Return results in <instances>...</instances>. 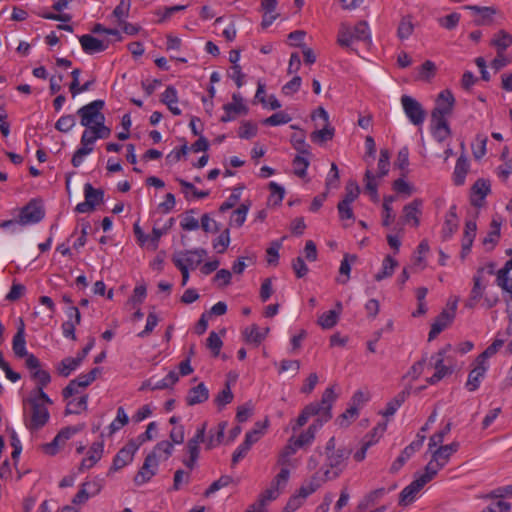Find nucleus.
<instances>
[{"label": "nucleus", "instance_id": "32", "mask_svg": "<svg viewBox=\"0 0 512 512\" xmlns=\"http://www.w3.org/2000/svg\"><path fill=\"white\" fill-rule=\"evenodd\" d=\"M432 135L438 142H443L451 135L447 120L431 119Z\"/></svg>", "mask_w": 512, "mask_h": 512}, {"label": "nucleus", "instance_id": "40", "mask_svg": "<svg viewBox=\"0 0 512 512\" xmlns=\"http://www.w3.org/2000/svg\"><path fill=\"white\" fill-rule=\"evenodd\" d=\"M339 317V311L329 310L318 317L317 324L322 329H331L338 323Z\"/></svg>", "mask_w": 512, "mask_h": 512}, {"label": "nucleus", "instance_id": "21", "mask_svg": "<svg viewBox=\"0 0 512 512\" xmlns=\"http://www.w3.org/2000/svg\"><path fill=\"white\" fill-rule=\"evenodd\" d=\"M422 200L414 199L403 208V218L406 223H412L413 226L418 227L420 224L419 216L421 214Z\"/></svg>", "mask_w": 512, "mask_h": 512}, {"label": "nucleus", "instance_id": "56", "mask_svg": "<svg viewBox=\"0 0 512 512\" xmlns=\"http://www.w3.org/2000/svg\"><path fill=\"white\" fill-rule=\"evenodd\" d=\"M409 165V149L408 147H402L397 154V159L395 161V166L398 167L402 171V176H406Z\"/></svg>", "mask_w": 512, "mask_h": 512}, {"label": "nucleus", "instance_id": "60", "mask_svg": "<svg viewBox=\"0 0 512 512\" xmlns=\"http://www.w3.org/2000/svg\"><path fill=\"white\" fill-rule=\"evenodd\" d=\"M76 124L74 115L68 114L61 116L55 123V128L63 133L69 132Z\"/></svg>", "mask_w": 512, "mask_h": 512}, {"label": "nucleus", "instance_id": "28", "mask_svg": "<svg viewBox=\"0 0 512 512\" xmlns=\"http://www.w3.org/2000/svg\"><path fill=\"white\" fill-rule=\"evenodd\" d=\"M223 110L224 114L221 116L220 121L224 123L232 121L236 119L238 115H245L248 112V108L245 104L236 105L227 103L223 106Z\"/></svg>", "mask_w": 512, "mask_h": 512}, {"label": "nucleus", "instance_id": "19", "mask_svg": "<svg viewBox=\"0 0 512 512\" xmlns=\"http://www.w3.org/2000/svg\"><path fill=\"white\" fill-rule=\"evenodd\" d=\"M280 495V489L271 483V486L267 488L260 496L257 502L250 505L244 512H265V505L267 502L277 499Z\"/></svg>", "mask_w": 512, "mask_h": 512}, {"label": "nucleus", "instance_id": "57", "mask_svg": "<svg viewBox=\"0 0 512 512\" xmlns=\"http://www.w3.org/2000/svg\"><path fill=\"white\" fill-rule=\"evenodd\" d=\"M436 72V66L434 62L427 60L419 68L417 79L423 81H429L432 79Z\"/></svg>", "mask_w": 512, "mask_h": 512}, {"label": "nucleus", "instance_id": "48", "mask_svg": "<svg viewBox=\"0 0 512 512\" xmlns=\"http://www.w3.org/2000/svg\"><path fill=\"white\" fill-rule=\"evenodd\" d=\"M359 415V410L355 406H349L337 419L336 423L340 427H347Z\"/></svg>", "mask_w": 512, "mask_h": 512}, {"label": "nucleus", "instance_id": "64", "mask_svg": "<svg viewBox=\"0 0 512 512\" xmlns=\"http://www.w3.org/2000/svg\"><path fill=\"white\" fill-rule=\"evenodd\" d=\"M308 166L309 160L304 155L299 154L293 159L294 173L301 178L306 175Z\"/></svg>", "mask_w": 512, "mask_h": 512}, {"label": "nucleus", "instance_id": "33", "mask_svg": "<svg viewBox=\"0 0 512 512\" xmlns=\"http://www.w3.org/2000/svg\"><path fill=\"white\" fill-rule=\"evenodd\" d=\"M464 8L479 14V18L475 20L476 25L489 24L492 21V16L495 14V9H493L492 7L466 5L464 6Z\"/></svg>", "mask_w": 512, "mask_h": 512}, {"label": "nucleus", "instance_id": "34", "mask_svg": "<svg viewBox=\"0 0 512 512\" xmlns=\"http://www.w3.org/2000/svg\"><path fill=\"white\" fill-rule=\"evenodd\" d=\"M12 348L15 355L19 358H23L28 353L26 350L25 330L23 324L18 328L13 337Z\"/></svg>", "mask_w": 512, "mask_h": 512}, {"label": "nucleus", "instance_id": "61", "mask_svg": "<svg viewBox=\"0 0 512 512\" xmlns=\"http://www.w3.org/2000/svg\"><path fill=\"white\" fill-rule=\"evenodd\" d=\"M290 121H291V117L287 113L280 111V112L274 113L270 117L263 120V124L268 125V126H278V125L287 124Z\"/></svg>", "mask_w": 512, "mask_h": 512}, {"label": "nucleus", "instance_id": "44", "mask_svg": "<svg viewBox=\"0 0 512 512\" xmlns=\"http://www.w3.org/2000/svg\"><path fill=\"white\" fill-rule=\"evenodd\" d=\"M88 396L84 395L78 399H73L68 402L65 409V414H79L87 409Z\"/></svg>", "mask_w": 512, "mask_h": 512}, {"label": "nucleus", "instance_id": "17", "mask_svg": "<svg viewBox=\"0 0 512 512\" xmlns=\"http://www.w3.org/2000/svg\"><path fill=\"white\" fill-rule=\"evenodd\" d=\"M79 42L83 51L87 54H95L106 50L110 44V40H100L89 34H85L79 37Z\"/></svg>", "mask_w": 512, "mask_h": 512}, {"label": "nucleus", "instance_id": "51", "mask_svg": "<svg viewBox=\"0 0 512 512\" xmlns=\"http://www.w3.org/2000/svg\"><path fill=\"white\" fill-rule=\"evenodd\" d=\"M129 421V418L123 407L117 409L116 418L109 425V433L113 434L125 426Z\"/></svg>", "mask_w": 512, "mask_h": 512}, {"label": "nucleus", "instance_id": "20", "mask_svg": "<svg viewBox=\"0 0 512 512\" xmlns=\"http://www.w3.org/2000/svg\"><path fill=\"white\" fill-rule=\"evenodd\" d=\"M490 193V183L484 179H478L472 186L470 202L475 207L483 205L485 197Z\"/></svg>", "mask_w": 512, "mask_h": 512}, {"label": "nucleus", "instance_id": "15", "mask_svg": "<svg viewBox=\"0 0 512 512\" xmlns=\"http://www.w3.org/2000/svg\"><path fill=\"white\" fill-rule=\"evenodd\" d=\"M139 449V445L134 441L128 442L123 448H121L113 459L111 468L108 474L114 471H118L123 467L127 466L133 461L136 451Z\"/></svg>", "mask_w": 512, "mask_h": 512}, {"label": "nucleus", "instance_id": "42", "mask_svg": "<svg viewBox=\"0 0 512 512\" xmlns=\"http://www.w3.org/2000/svg\"><path fill=\"white\" fill-rule=\"evenodd\" d=\"M291 144L299 154L306 156L310 155V146L306 143L305 133L303 131L294 133L291 136Z\"/></svg>", "mask_w": 512, "mask_h": 512}, {"label": "nucleus", "instance_id": "27", "mask_svg": "<svg viewBox=\"0 0 512 512\" xmlns=\"http://www.w3.org/2000/svg\"><path fill=\"white\" fill-rule=\"evenodd\" d=\"M469 171L468 159L465 155H460L456 161V165L453 172V181L455 185L461 186L465 183L467 173Z\"/></svg>", "mask_w": 512, "mask_h": 512}, {"label": "nucleus", "instance_id": "59", "mask_svg": "<svg viewBox=\"0 0 512 512\" xmlns=\"http://www.w3.org/2000/svg\"><path fill=\"white\" fill-rule=\"evenodd\" d=\"M178 380V374L175 371H170L163 379L154 383L153 390L171 388Z\"/></svg>", "mask_w": 512, "mask_h": 512}, {"label": "nucleus", "instance_id": "63", "mask_svg": "<svg viewBox=\"0 0 512 512\" xmlns=\"http://www.w3.org/2000/svg\"><path fill=\"white\" fill-rule=\"evenodd\" d=\"M230 244L229 229H225L213 242V248L217 253H224Z\"/></svg>", "mask_w": 512, "mask_h": 512}, {"label": "nucleus", "instance_id": "41", "mask_svg": "<svg viewBox=\"0 0 512 512\" xmlns=\"http://www.w3.org/2000/svg\"><path fill=\"white\" fill-rule=\"evenodd\" d=\"M398 266V262L391 256H386L382 262V269L375 275L376 281H381L392 276L394 269Z\"/></svg>", "mask_w": 512, "mask_h": 512}, {"label": "nucleus", "instance_id": "13", "mask_svg": "<svg viewBox=\"0 0 512 512\" xmlns=\"http://www.w3.org/2000/svg\"><path fill=\"white\" fill-rule=\"evenodd\" d=\"M84 429V424L78 426H68L61 429L54 437L52 442L45 444L43 449L49 455H55L61 447L75 434Z\"/></svg>", "mask_w": 512, "mask_h": 512}, {"label": "nucleus", "instance_id": "24", "mask_svg": "<svg viewBox=\"0 0 512 512\" xmlns=\"http://www.w3.org/2000/svg\"><path fill=\"white\" fill-rule=\"evenodd\" d=\"M205 253L204 250H194V251H187L183 257L174 258L173 262L175 266L178 268V264H181L182 266H185L186 269L189 267L195 268L198 266L202 261V256Z\"/></svg>", "mask_w": 512, "mask_h": 512}, {"label": "nucleus", "instance_id": "7", "mask_svg": "<svg viewBox=\"0 0 512 512\" xmlns=\"http://www.w3.org/2000/svg\"><path fill=\"white\" fill-rule=\"evenodd\" d=\"M317 118H320L323 121V127L312 132L310 134V139L312 142L322 145L333 139L334 128L330 126L329 115L323 107H319L313 112L312 119L316 120Z\"/></svg>", "mask_w": 512, "mask_h": 512}, {"label": "nucleus", "instance_id": "12", "mask_svg": "<svg viewBox=\"0 0 512 512\" xmlns=\"http://www.w3.org/2000/svg\"><path fill=\"white\" fill-rule=\"evenodd\" d=\"M457 302V299L449 302L447 308L436 318L429 332V341L437 337L453 321L457 309Z\"/></svg>", "mask_w": 512, "mask_h": 512}, {"label": "nucleus", "instance_id": "5", "mask_svg": "<svg viewBox=\"0 0 512 512\" xmlns=\"http://www.w3.org/2000/svg\"><path fill=\"white\" fill-rule=\"evenodd\" d=\"M485 270H487L488 274L492 275L494 273V265L491 263L486 268H479L473 276V287L470 292V297L466 302V307L468 308H474L484 295L487 285V281L483 275Z\"/></svg>", "mask_w": 512, "mask_h": 512}, {"label": "nucleus", "instance_id": "47", "mask_svg": "<svg viewBox=\"0 0 512 512\" xmlns=\"http://www.w3.org/2000/svg\"><path fill=\"white\" fill-rule=\"evenodd\" d=\"M181 187L183 188V193L186 199H189V193L191 192L195 198L202 199L206 198L209 195V191H199L192 183L184 180L177 179Z\"/></svg>", "mask_w": 512, "mask_h": 512}, {"label": "nucleus", "instance_id": "39", "mask_svg": "<svg viewBox=\"0 0 512 512\" xmlns=\"http://www.w3.org/2000/svg\"><path fill=\"white\" fill-rule=\"evenodd\" d=\"M81 364V358H72L67 357L64 358L58 365H57V372L59 375L63 377H68L72 371L77 369V367Z\"/></svg>", "mask_w": 512, "mask_h": 512}, {"label": "nucleus", "instance_id": "37", "mask_svg": "<svg viewBox=\"0 0 512 512\" xmlns=\"http://www.w3.org/2000/svg\"><path fill=\"white\" fill-rule=\"evenodd\" d=\"M85 200L94 208L103 202L104 192L102 189H95L90 183L84 185Z\"/></svg>", "mask_w": 512, "mask_h": 512}, {"label": "nucleus", "instance_id": "3", "mask_svg": "<svg viewBox=\"0 0 512 512\" xmlns=\"http://www.w3.org/2000/svg\"><path fill=\"white\" fill-rule=\"evenodd\" d=\"M23 414L24 424L31 431L41 429L50 418L48 409L42 403H38L35 398L23 400Z\"/></svg>", "mask_w": 512, "mask_h": 512}, {"label": "nucleus", "instance_id": "35", "mask_svg": "<svg viewBox=\"0 0 512 512\" xmlns=\"http://www.w3.org/2000/svg\"><path fill=\"white\" fill-rule=\"evenodd\" d=\"M490 44L497 49V52H504L512 45V35L505 30H500L494 35Z\"/></svg>", "mask_w": 512, "mask_h": 512}, {"label": "nucleus", "instance_id": "6", "mask_svg": "<svg viewBox=\"0 0 512 512\" xmlns=\"http://www.w3.org/2000/svg\"><path fill=\"white\" fill-rule=\"evenodd\" d=\"M45 216L43 203L40 199H31L21 208L18 223L20 225H31L40 222Z\"/></svg>", "mask_w": 512, "mask_h": 512}, {"label": "nucleus", "instance_id": "11", "mask_svg": "<svg viewBox=\"0 0 512 512\" xmlns=\"http://www.w3.org/2000/svg\"><path fill=\"white\" fill-rule=\"evenodd\" d=\"M401 105L409 121L415 126H421L426 118V112L421 103L409 95L401 97Z\"/></svg>", "mask_w": 512, "mask_h": 512}, {"label": "nucleus", "instance_id": "14", "mask_svg": "<svg viewBox=\"0 0 512 512\" xmlns=\"http://www.w3.org/2000/svg\"><path fill=\"white\" fill-rule=\"evenodd\" d=\"M351 453V450L347 448H338L336 451L333 452H327L326 454V464L333 469H337L336 471L332 472V475H330V471H325V476L327 479L336 478L339 476L340 472L345 466V461L348 459L349 455Z\"/></svg>", "mask_w": 512, "mask_h": 512}, {"label": "nucleus", "instance_id": "10", "mask_svg": "<svg viewBox=\"0 0 512 512\" xmlns=\"http://www.w3.org/2000/svg\"><path fill=\"white\" fill-rule=\"evenodd\" d=\"M455 105V98L450 90L441 91L436 99V105L431 113L433 120H447L452 114Z\"/></svg>", "mask_w": 512, "mask_h": 512}, {"label": "nucleus", "instance_id": "8", "mask_svg": "<svg viewBox=\"0 0 512 512\" xmlns=\"http://www.w3.org/2000/svg\"><path fill=\"white\" fill-rule=\"evenodd\" d=\"M429 472H424L415 478L408 486H406L399 495V505L407 506L414 502L420 490L433 479Z\"/></svg>", "mask_w": 512, "mask_h": 512}, {"label": "nucleus", "instance_id": "55", "mask_svg": "<svg viewBox=\"0 0 512 512\" xmlns=\"http://www.w3.org/2000/svg\"><path fill=\"white\" fill-rule=\"evenodd\" d=\"M233 397L230 384L226 382L225 387L217 394L214 402L219 408H223L233 400Z\"/></svg>", "mask_w": 512, "mask_h": 512}, {"label": "nucleus", "instance_id": "9", "mask_svg": "<svg viewBox=\"0 0 512 512\" xmlns=\"http://www.w3.org/2000/svg\"><path fill=\"white\" fill-rule=\"evenodd\" d=\"M450 349V345L439 350L436 354L432 355L428 363V368H434L435 373L427 379L431 385L438 383L445 376L452 373V368L444 364V355Z\"/></svg>", "mask_w": 512, "mask_h": 512}, {"label": "nucleus", "instance_id": "26", "mask_svg": "<svg viewBox=\"0 0 512 512\" xmlns=\"http://www.w3.org/2000/svg\"><path fill=\"white\" fill-rule=\"evenodd\" d=\"M269 328H260L256 324H252L243 330V337L247 343L259 345L267 336Z\"/></svg>", "mask_w": 512, "mask_h": 512}, {"label": "nucleus", "instance_id": "58", "mask_svg": "<svg viewBox=\"0 0 512 512\" xmlns=\"http://www.w3.org/2000/svg\"><path fill=\"white\" fill-rule=\"evenodd\" d=\"M130 6V0H120L119 4L115 7L113 15L117 18L118 24H122L129 16Z\"/></svg>", "mask_w": 512, "mask_h": 512}, {"label": "nucleus", "instance_id": "4", "mask_svg": "<svg viewBox=\"0 0 512 512\" xmlns=\"http://www.w3.org/2000/svg\"><path fill=\"white\" fill-rule=\"evenodd\" d=\"M459 447V442L454 441L448 445H441L433 451L432 459L425 467L426 472L435 477L438 471L448 463L451 455L458 451Z\"/></svg>", "mask_w": 512, "mask_h": 512}, {"label": "nucleus", "instance_id": "49", "mask_svg": "<svg viewBox=\"0 0 512 512\" xmlns=\"http://www.w3.org/2000/svg\"><path fill=\"white\" fill-rule=\"evenodd\" d=\"M354 41L352 30L349 26L346 24H341L338 36H337V43L344 48H348L351 46L352 42Z\"/></svg>", "mask_w": 512, "mask_h": 512}, {"label": "nucleus", "instance_id": "46", "mask_svg": "<svg viewBox=\"0 0 512 512\" xmlns=\"http://www.w3.org/2000/svg\"><path fill=\"white\" fill-rule=\"evenodd\" d=\"M395 201V196H386L383 200V220L382 225L387 227L389 226L394 220L395 215L393 214L392 209V202Z\"/></svg>", "mask_w": 512, "mask_h": 512}, {"label": "nucleus", "instance_id": "16", "mask_svg": "<svg viewBox=\"0 0 512 512\" xmlns=\"http://www.w3.org/2000/svg\"><path fill=\"white\" fill-rule=\"evenodd\" d=\"M158 466L159 460L154 459V455H147L141 468L134 477L135 484L140 486L150 481L151 478L156 475Z\"/></svg>", "mask_w": 512, "mask_h": 512}, {"label": "nucleus", "instance_id": "54", "mask_svg": "<svg viewBox=\"0 0 512 512\" xmlns=\"http://www.w3.org/2000/svg\"><path fill=\"white\" fill-rule=\"evenodd\" d=\"M100 373L99 368H93L90 372L87 374H81L77 378L71 380L72 382H76L75 386L77 388L82 387L85 388L89 386L97 377V375Z\"/></svg>", "mask_w": 512, "mask_h": 512}, {"label": "nucleus", "instance_id": "30", "mask_svg": "<svg viewBox=\"0 0 512 512\" xmlns=\"http://www.w3.org/2000/svg\"><path fill=\"white\" fill-rule=\"evenodd\" d=\"M173 451V443L168 440H163L157 443L148 455H154V459H158L160 462L167 460L173 454Z\"/></svg>", "mask_w": 512, "mask_h": 512}, {"label": "nucleus", "instance_id": "1", "mask_svg": "<svg viewBox=\"0 0 512 512\" xmlns=\"http://www.w3.org/2000/svg\"><path fill=\"white\" fill-rule=\"evenodd\" d=\"M104 105V101L98 99L82 106L76 112L80 117L81 125L86 129L80 139L81 146L74 152L71 159L74 167H79L85 156L92 153L97 139H107L111 135V129L105 125V116L102 113Z\"/></svg>", "mask_w": 512, "mask_h": 512}, {"label": "nucleus", "instance_id": "36", "mask_svg": "<svg viewBox=\"0 0 512 512\" xmlns=\"http://www.w3.org/2000/svg\"><path fill=\"white\" fill-rule=\"evenodd\" d=\"M225 429H226V422H221L218 424V427L215 431L214 430L209 431V436L206 439V449L210 450V449H213L221 444L223 437H224Z\"/></svg>", "mask_w": 512, "mask_h": 512}, {"label": "nucleus", "instance_id": "52", "mask_svg": "<svg viewBox=\"0 0 512 512\" xmlns=\"http://www.w3.org/2000/svg\"><path fill=\"white\" fill-rule=\"evenodd\" d=\"M504 341L501 339H495L491 345H489L477 358L480 363L488 364V358L492 357L497 351L503 346Z\"/></svg>", "mask_w": 512, "mask_h": 512}, {"label": "nucleus", "instance_id": "25", "mask_svg": "<svg viewBox=\"0 0 512 512\" xmlns=\"http://www.w3.org/2000/svg\"><path fill=\"white\" fill-rule=\"evenodd\" d=\"M321 427V421H314L298 437H294V442L296 446H298L299 449L309 446L314 441L315 434Z\"/></svg>", "mask_w": 512, "mask_h": 512}, {"label": "nucleus", "instance_id": "31", "mask_svg": "<svg viewBox=\"0 0 512 512\" xmlns=\"http://www.w3.org/2000/svg\"><path fill=\"white\" fill-rule=\"evenodd\" d=\"M476 230V222L473 220H467L465 223L464 236L462 241L463 256L470 251L474 238L476 236Z\"/></svg>", "mask_w": 512, "mask_h": 512}, {"label": "nucleus", "instance_id": "29", "mask_svg": "<svg viewBox=\"0 0 512 512\" xmlns=\"http://www.w3.org/2000/svg\"><path fill=\"white\" fill-rule=\"evenodd\" d=\"M413 16L408 14L401 17L397 27V37L399 40L404 41L408 39L414 32Z\"/></svg>", "mask_w": 512, "mask_h": 512}, {"label": "nucleus", "instance_id": "23", "mask_svg": "<svg viewBox=\"0 0 512 512\" xmlns=\"http://www.w3.org/2000/svg\"><path fill=\"white\" fill-rule=\"evenodd\" d=\"M103 450L104 445L102 442H94L89 448L88 456L82 460L80 470L93 467L101 459Z\"/></svg>", "mask_w": 512, "mask_h": 512}, {"label": "nucleus", "instance_id": "43", "mask_svg": "<svg viewBox=\"0 0 512 512\" xmlns=\"http://www.w3.org/2000/svg\"><path fill=\"white\" fill-rule=\"evenodd\" d=\"M249 208H250V204L242 203L237 209H235L232 212V214L230 216L229 225L241 227L246 220V216L249 211Z\"/></svg>", "mask_w": 512, "mask_h": 512}, {"label": "nucleus", "instance_id": "38", "mask_svg": "<svg viewBox=\"0 0 512 512\" xmlns=\"http://www.w3.org/2000/svg\"><path fill=\"white\" fill-rule=\"evenodd\" d=\"M298 446H296L294 442V436L290 437L287 444L284 446V448L281 450L278 456V464L282 466H287L290 464V457L294 455L297 450Z\"/></svg>", "mask_w": 512, "mask_h": 512}, {"label": "nucleus", "instance_id": "45", "mask_svg": "<svg viewBox=\"0 0 512 512\" xmlns=\"http://www.w3.org/2000/svg\"><path fill=\"white\" fill-rule=\"evenodd\" d=\"M352 35L354 40L367 43L371 42L370 29L366 22H359L356 24L352 30Z\"/></svg>", "mask_w": 512, "mask_h": 512}, {"label": "nucleus", "instance_id": "53", "mask_svg": "<svg viewBox=\"0 0 512 512\" xmlns=\"http://www.w3.org/2000/svg\"><path fill=\"white\" fill-rule=\"evenodd\" d=\"M355 260H356L355 255H349V254L344 255V258L342 259L341 264H340L339 273H340V275H344L345 278L344 279L338 278V282L345 284L349 280L350 272H351V262H354Z\"/></svg>", "mask_w": 512, "mask_h": 512}, {"label": "nucleus", "instance_id": "22", "mask_svg": "<svg viewBox=\"0 0 512 512\" xmlns=\"http://www.w3.org/2000/svg\"><path fill=\"white\" fill-rule=\"evenodd\" d=\"M209 398V390L204 383H199L197 386L192 387L186 396V403L189 406H194L207 401Z\"/></svg>", "mask_w": 512, "mask_h": 512}, {"label": "nucleus", "instance_id": "2", "mask_svg": "<svg viewBox=\"0 0 512 512\" xmlns=\"http://www.w3.org/2000/svg\"><path fill=\"white\" fill-rule=\"evenodd\" d=\"M336 400V395L332 387H328L322 394L320 402H313L304 407L296 420V424L292 426L295 432L304 426L310 417L317 416L315 421H321V426L332 418V405Z\"/></svg>", "mask_w": 512, "mask_h": 512}, {"label": "nucleus", "instance_id": "18", "mask_svg": "<svg viewBox=\"0 0 512 512\" xmlns=\"http://www.w3.org/2000/svg\"><path fill=\"white\" fill-rule=\"evenodd\" d=\"M488 367V364L480 363L478 360H475L474 367L470 371L465 385L470 392L476 391L479 388L481 381L485 377Z\"/></svg>", "mask_w": 512, "mask_h": 512}, {"label": "nucleus", "instance_id": "62", "mask_svg": "<svg viewBox=\"0 0 512 512\" xmlns=\"http://www.w3.org/2000/svg\"><path fill=\"white\" fill-rule=\"evenodd\" d=\"M191 479V474L183 469H178L174 473L172 490L178 491L183 484H188Z\"/></svg>", "mask_w": 512, "mask_h": 512}, {"label": "nucleus", "instance_id": "50", "mask_svg": "<svg viewBox=\"0 0 512 512\" xmlns=\"http://www.w3.org/2000/svg\"><path fill=\"white\" fill-rule=\"evenodd\" d=\"M405 401V393L402 392L394 397L391 401H389L386 405V408L381 412L384 417L393 416L399 407Z\"/></svg>", "mask_w": 512, "mask_h": 512}]
</instances>
